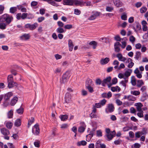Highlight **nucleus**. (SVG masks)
<instances>
[{
    "instance_id": "f257e3e1",
    "label": "nucleus",
    "mask_w": 148,
    "mask_h": 148,
    "mask_svg": "<svg viewBox=\"0 0 148 148\" xmlns=\"http://www.w3.org/2000/svg\"><path fill=\"white\" fill-rule=\"evenodd\" d=\"M13 18L12 16L5 14L3 15L0 19L1 22L6 21L7 25L9 24L13 20Z\"/></svg>"
},
{
    "instance_id": "f03ea898",
    "label": "nucleus",
    "mask_w": 148,
    "mask_h": 148,
    "mask_svg": "<svg viewBox=\"0 0 148 148\" xmlns=\"http://www.w3.org/2000/svg\"><path fill=\"white\" fill-rule=\"evenodd\" d=\"M111 78L109 76L104 79L102 82V84L103 86H105V84H107L109 87H110L112 86V84L110 83Z\"/></svg>"
},
{
    "instance_id": "7ed1b4c3",
    "label": "nucleus",
    "mask_w": 148,
    "mask_h": 148,
    "mask_svg": "<svg viewBox=\"0 0 148 148\" xmlns=\"http://www.w3.org/2000/svg\"><path fill=\"white\" fill-rule=\"evenodd\" d=\"M100 12L97 11H93L92 12L91 15L88 18V20H92L95 19L97 16H99Z\"/></svg>"
},
{
    "instance_id": "20e7f679",
    "label": "nucleus",
    "mask_w": 148,
    "mask_h": 148,
    "mask_svg": "<svg viewBox=\"0 0 148 148\" xmlns=\"http://www.w3.org/2000/svg\"><path fill=\"white\" fill-rule=\"evenodd\" d=\"M32 132L35 135H37L40 133V129L39 126L38 124H36L34 125L32 129Z\"/></svg>"
},
{
    "instance_id": "39448f33",
    "label": "nucleus",
    "mask_w": 148,
    "mask_h": 148,
    "mask_svg": "<svg viewBox=\"0 0 148 148\" xmlns=\"http://www.w3.org/2000/svg\"><path fill=\"white\" fill-rule=\"evenodd\" d=\"M114 110V107L113 105L112 104H109L108 105L106 109L105 112L106 113L109 112H113Z\"/></svg>"
},
{
    "instance_id": "423d86ee",
    "label": "nucleus",
    "mask_w": 148,
    "mask_h": 148,
    "mask_svg": "<svg viewBox=\"0 0 148 148\" xmlns=\"http://www.w3.org/2000/svg\"><path fill=\"white\" fill-rule=\"evenodd\" d=\"M134 73L136 74V76L139 79L142 77V72H140L138 68H136L134 71Z\"/></svg>"
},
{
    "instance_id": "0eeeda50",
    "label": "nucleus",
    "mask_w": 148,
    "mask_h": 148,
    "mask_svg": "<svg viewBox=\"0 0 148 148\" xmlns=\"http://www.w3.org/2000/svg\"><path fill=\"white\" fill-rule=\"evenodd\" d=\"M121 46L120 43L119 42H116L114 44L115 51L116 52H118L120 51V47Z\"/></svg>"
},
{
    "instance_id": "6e6552de",
    "label": "nucleus",
    "mask_w": 148,
    "mask_h": 148,
    "mask_svg": "<svg viewBox=\"0 0 148 148\" xmlns=\"http://www.w3.org/2000/svg\"><path fill=\"white\" fill-rule=\"evenodd\" d=\"M116 56L119 61L125 62L126 60V58L123 57L121 53H119L117 54Z\"/></svg>"
},
{
    "instance_id": "1a4fd4ad",
    "label": "nucleus",
    "mask_w": 148,
    "mask_h": 148,
    "mask_svg": "<svg viewBox=\"0 0 148 148\" xmlns=\"http://www.w3.org/2000/svg\"><path fill=\"white\" fill-rule=\"evenodd\" d=\"M134 105L136 107V108L138 111H141L142 110V108L143 106V105L140 102H138L135 103Z\"/></svg>"
},
{
    "instance_id": "9d476101",
    "label": "nucleus",
    "mask_w": 148,
    "mask_h": 148,
    "mask_svg": "<svg viewBox=\"0 0 148 148\" xmlns=\"http://www.w3.org/2000/svg\"><path fill=\"white\" fill-rule=\"evenodd\" d=\"M75 5H79L80 6H83L85 5V3L84 1H80L77 0H74Z\"/></svg>"
},
{
    "instance_id": "9b49d317",
    "label": "nucleus",
    "mask_w": 148,
    "mask_h": 148,
    "mask_svg": "<svg viewBox=\"0 0 148 148\" xmlns=\"http://www.w3.org/2000/svg\"><path fill=\"white\" fill-rule=\"evenodd\" d=\"M71 96L69 93H66L65 97V100L66 103H68L71 101Z\"/></svg>"
},
{
    "instance_id": "f8f14e48",
    "label": "nucleus",
    "mask_w": 148,
    "mask_h": 148,
    "mask_svg": "<svg viewBox=\"0 0 148 148\" xmlns=\"http://www.w3.org/2000/svg\"><path fill=\"white\" fill-rule=\"evenodd\" d=\"M113 2L115 5L117 7H121L123 5L122 2L119 0H113Z\"/></svg>"
},
{
    "instance_id": "ddd939ff",
    "label": "nucleus",
    "mask_w": 148,
    "mask_h": 148,
    "mask_svg": "<svg viewBox=\"0 0 148 148\" xmlns=\"http://www.w3.org/2000/svg\"><path fill=\"white\" fill-rule=\"evenodd\" d=\"M64 5H72L74 2V0H63Z\"/></svg>"
},
{
    "instance_id": "4468645a",
    "label": "nucleus",
    "mask_w": 148,
    "mask_h": 148,
    "mask_svg": "<svg viewBox=\"0 0 148 148\" xmlns=\"http://www.w3.org/2000/svg\"><path fill=\"white\" fill-rule=\"evenodd\" d=\"M110 61V59L108 58H106L104 59H101L100 62L101 64L103 65L108 63Z\"/></svg>"
},
{
    "instance_id": "2eb2a0df",
    "label": "nucleus",
    "mask_w": 148,
    "mask_h": 148,
    "mask_svg": "<svg viewBox=\"0 0 148 148\" xmlns=\"http://www.w3.org/2000/svg\"><path fill=\"white\" fill-rule=\"evenodd\" d=\"M1 133L4 135L7 136L10 134L9 131L5 128L1 129Z\"/></svg>"
},
{
    "instance_id": "dca6fc26",
    "label": "nucleus",
    "mask_w": 148,
    "mask_h": 148,
    "mask_svg": "<svg viewBox=\"0 0 148 148\" xmlns=\"http://www.w3.org/2000/svg\"><path fill=\"white\" fill-rule=\"evenodd\" d=\"M81 123L83 125V126L80 127L78 129V132L80 133L83 132L84 131L86 127L84 122H82Z\"/></svg>"
},
{
    "instance_id": "f3484780",
    "label": "nucleus",
    "mask_w": 148,
    "mask_h": 148,
    "mask_svg": "<svg viewBox=\"0 0 148 148\" xmlns=\"http://www.w3.org/2000/svg\"><path fill=\"white\" fill-rule=\"evenodd\" d=\"M13 95V93L12 92H9L5 94L4 96V99L5 100H8Z\"/></svg>"
},
{
    "instance_id": "a211bd4d",
    "label": "nucleus",
    "mask_w": 148,
    "mask_h": 148,
    "mask_svg": "<svg viewBox=\"0 0 148 148\" xmlns=\"http://www.w3.org/2000/svg\"><path fill=\"white\" fill-rule=\"evenodd\" d=\"M94 85L93 82H92V79H88L86 83V86H93Z\"/></svg>"
},
{
    "instance_id": "6ab92c4d",
    "label": "nucleus",
    "mask_w": 148,
    "mask_h": 148,
    "mask_svg": "<svg viewBox=\"0 0 148 148\" xmlns=\"http://www.w3.org/2000/svg\"><path fill=\"white\" fill-rule=\"evenodd\" d=\"M30 36L29 34H24L20 37L22 40H26L29 39Z\"/></svg>"
},
{
    "instance_id": "aec40b11",
    "label": "nucleus",
    "mask_w": 148,
    "mask_h": 148,
    "mask_svg": "<svg viewBox=\"0 0 148 148\" xmlns=\"http://www.w3.org/2000/svg\"><path fill=\"white\" fill-rule=\"evenodd\" d=\"M144 84V82L142 80H138L137 81L136 86L140 88Z\"/></svg>"
},
{
    "instance_id": "412c9836",
    "label": "nucleus",
    "mask_w": 148,
    "mask_h": 148,
    "mask_svg": "<svg viewBox=\"0 0 148 148\" xmlns=\"http://www.w3.org/2000/svg\"><path fill=\"white\" fill-rule=\"evenodd\" d=\"M68 45L69 51H72L73 49L74 45L73 44V43L71 40H69Z\"/></svg>"
},
{
    "instance_id": "4be33fe9",
    "label": "nucleus",
    "mask_w": 148,
    "mask_h": 148,
    "mask_svg": "<svg viewBox=\"0 0 148 148\" xmlns=\"http://www.w3.org/2000/svg\"><path fill=\"white\" fill-rule=\"evenodd\" d=\"M69 78V77L66 73L64 74L63 75L62 78V82L64 83L66 82Z\"/></svg>"
},
{
    "instance_id": "5701e85b",
    "label": "nucleus",
    "mask_w": 148,
    "mask_h": 148,
    "mask_svg": "<svg viewBox=\"0 0 148 148\" xmlns=\"http://www.w3.org/2000/svg\"><path fill=\"white\" fill-rule=\"evenodd\" d=\"M132 71V69H128L125 72L124 74V76H125L126 77V78H127V77L130 75Z\"/></svg>"
},
{
    "instance_id": "b1692460",
    "label": "nucleus",
    "mask_w": 148,
    "mask_h": 148,
    "mask_svg": "<svg viewBox=\"0 0 148 148\" xmlns=\"http://www.w3.org/2000/svg\"><path fill=\"white\" fill-rule=\"evenodd\" d=\"M141 57V53L139 51H137L136 52L134 58L136 60H140Z\"/></svg>"
},
{
    "instance_id": "393cba45",
    "label": "nucleus",
    "mask_w": 148,
    "mask_h": 148,
    "mask_svg": "<svg viewBox=\"0 0 148 148\" xmlns=\"http://www.w3.org/2000/svg\"><path fill=\"white\" fill-rule=\"evenodd\" d=\"M18 100V98L16 97H14L11 100V105L12 106H14Z\"/></svg>"
},
{
    "instance_id": "a878e982",
    "label": "nucleus",
    "mask_w": 148,
    "mask_h": 148,
    "mask_svg": "<svg viewBox=\"0 0 148 148\" xmlns=\"http://www.w3.org/2000/svg\"><path fill=\"white\" fill-rule=\"evenodd\" d=\"M131 82L132 86H135L136 85L137 81L134 76H132Z\"/></svg>"
},
{
    "instance_id": "bb28decb",
    "label": "nucleus",
    "mask_w": 148,
    "mask_h": 148,
    "mask_svg": "<svg viewBox=\"0 0 148 148\" xmlns=\"http://www.w3.org/2000/svg\"><path fill=\"white\" fill-rule=\"evenodd\" d=\"M89 44L90 45L92 46H93V48L94 49L96 48L97 43L95 41H92L90 42Z\"/></svg>"
},
{
    "instance_id": "cd10ccee",
    "label": "nucleus",
    "mask_w": 148,
    "mask_h": 148,
    "mask_svg": "<svg viewBox=\"0 0 148 148\" xmlns=\"http://www.w3.org/2000/svg\"><path fill=\"white\" fill-rule=\"evenodd\" d=\"M120 90V88L118 86H116L115 87H112L111 88V90L114 92L117 91L119 92Z\"/></svg>"
},
{
    "instance_id": "c85d7f7f",
    "label": "nucleus",
    "mask_w": 148,
    "mask_h": 148,
    "mask_svg": "<svg viewBox=\"0 0 148 148\" xmlns=\"http://www.w3.org/2000/svg\"><path fill=\"white\" fill-rule=\"evenodd\" d=\"M59 117L62 121H66L68 118V116L67 115L65 114V115H61L59 116Z\"/></svg>"
},
{
    "instance_id": "c756f323",
    "label": "nucleus",
    "mask_w": 148,
    "mask_h": 148,
    "mask_svg": "<svg viewBox=\"0 0 148 148\" xmlns=\"http://www.w3.org/2000/svg\"><path fill=\"white\" fill-rule=\"evenodd\" d=\"M0 23V29H6L7 24L6 23H3V22H1Z\"/></svg>"
},
{
    "instance_id": "7c9ffc66",
    "label": "nucleus",
    "mask_w": 148,
    "mask_h": 148,
    "mask_svg": "<svg viewBox=\"0 0 148 148\" xmlns=\"http://www.w3.org/2000/svg\"><path fill=\"white\" fill-rule=\"evenodd\" d=\"M130 93L132 95L136 96L140 95V92L139 91L131 90Z\"/></svg>"
},
{
    "instance_id": "2f4dec72",
    "label": "nucleus",
    "mask_w": 148,
    "mask_h": 148,
    "mask_svg": "<svg viewBox=\"0 0 148 148\" xmlns=\"http://www.w3.org/2000/svg\"><path fill=\"white\" fill-rule=\"evenodd\" d=\"M93 86H86V88L88 91L91 93H92L94 92Z\"/></svg>"
},
{
    "instance_id": "473e14b6",
    "label": "nucleus",
    "mask_w": 148,
    "mask_h": 148,
    "mask_svg": "<svg viewBox=\"0 0 148 148\" xmlns=\"http://www.w3.org/2000/svg\"><path fill=\"white\" fill-rule=\"evenodd\" d=\"M56 31L58 33H62L65 32L66 31L62 27H59L56 29Z\"/></svg>"
},
{
    "instance_id": "72a5a7b5",
    "label": "nucleus",
    "mask_w": 148,
    "mask_h": 148,
    "mask_svg": "<svg viewBox=\"0 0 148 148\" xmlns=\"http://www.w3.org/2000/svg\"><path fill=\"white\" fill-rule=\"evenodd\" d=\"M38 25V23H36L32 25L30 24V29L31 30L34 29L37 27Z\"/></svg>"
},
{
    "instance_id": "f704fd0d",
    "label": "nucleus",
    "mask_w": 148,
    "mask_h": 148,
    "mask_svg": "<svg viewBox=\"0 0 148 148\" xmlns=\"http://www.w3.org/2000/svg\"><path fill=\"white\" fill-rule=\"evenodd\" d=\"M87 142L85 140H82L77 143V145L78 146L81 145L85 146L86 145Z\"/></svg>"
},
{
    "instance_id": "c9c22d12",
    "label": "nucleus",
    "mask_w": 148,
    "mask_h": 148,
    "mask_svg": "<svg viewBox=\"0 0 148 148\" xmlns=\"http://www.w3.org/2000/svg\"><path fill=\"white\" fill-rule=\"evenodd\" d=\"M17 8L18 10H20L22 12H26V9L23 7L21 5H18L17 6Z\"/></svg>"
},
{
    "instance_id": "e433bc0d",
    "label": "nucleus",
    "mask_w": 148,
    "mask_h": 148,
    "mask_svg": "<svg viewBox=\"0 0 148 148\" xmlns=\"http://www.w3.org/2000/svg\"><path fill=\"white\" fill-rule=\"evenodd\" d=\"M8 87L10 88H12L13 87L14 84H17L14 81L8 82Z\"/></svg>"
},
{
    "instance_id": "4c0bfd02",
    "label": "nucleus",
    "mask_w": 148,
    "mask_h": 148,
    "mask_svg": "<svg viewBox=\"0 0 148 148\" xmlns=\"http://www.w3.org/2000/svg\"><path fill=\"white\" fill-rule=\"evenodd\" d=\"M21 121L19 119H17L15 121L14 125L15 126L18 127L21 125Z\"/></svg>"
},
{
    "instance_id": "58836bf2",
    "label": "nucleus",
    "mask_w": 148,
    "mask_h": 148,
    "mask_svg": "<svg viewBox=\"0 0 148 148\" xmlns=\"http://www.w3.org/2000/svg\"><path fill=\"white\" fill-rule=\"evenodd\" d=\"M12 125L13 123L10 122L8 121L6 123V126L9 129H11Z\"/></svg>"
},
{
    "instance_id": "ea45409f",
    "label": "nucleus",
    "mask_w": 148,
    "mask_h": 148,
    "mask_svg": "<svg viewBox=\"0 0 148 148\" xmlns=\"http://www.w3.org/2000/svg\"><path fill=\"white\" fill-rule=\"evenodd\" d=\"M136 100V98L131 95L128 96V100L129 101H135Z\"/></svg>"
},
{
    "instance_id": "a19ab883",
    "label": "nucleus",
    "mask_w": 148,
    "mask_h": 148,
    "mask_svg": "<svg viewBox=\"0 0 148 148\" xmlns=\"http://www.w3.org/2000/svg\"><path fill=\"white\" fill-rule=\"evenodd\" d=\"M8 117L9 119L12 118L13 115V112L12 110L9 111L7 113Z\"/></svg>"
},
{
    "instance_id": "79ce46f5",
    "label": "nucleus",
    "mask_w": 148,
    "mask_h": 148,
    "mask_svg": "<svg viewBox=\"0 0 148 148\" xmlns=\"http://www.w3.org/2000/svg\"><path fill=\"white\" fill-rule=\"evenodd\" d=\"M17 10V8L16 7H11L10 9V12L13 14Z\"/></svg>"
},
{
    "instance_id": "37998d69",
    "label": "nucleus",
    "mask_w": 148,
    "mask_h": 148,
    "mask_svg": "<svg viewBox=\"0 0 148 148\" xmlns=\"http://www.w3.org/2000/svg\"><path fill=\"white\" fill-rule=\"evenodd\" d=\"M34 118L31 117V119H30L28 122V127H29L30 125L34 122Z\"/></svg>"
},
{
    "instance_id": "c03bdc74",
    "label": "nucleus",
    "mask_w": 148,
    "mask_h": 148,
    "mask_svg": "<svg viewBox=\"0 0 148 148\" xmlns=\"http://www.w3.org/2000/svg\"><path fill=\"white\" fill-rule=\"evenodd\" d=\"M147 10V8L146 7H143L140 9V12L141 13H144L146 12Z\"/></svg>"
},
{
    "instance_id": "a18cd8bd",
    "label": "nucleus",
    "mask_w": 148,
    "mask_h": 148,
    "mask_svg": "<svg viewBox=\"0 0 148 148\" xmlns=\"http://www.w3.org/2000/svg\"><path fill=\"white\" fill-rule=\"evenodd\" d=\"M106 136L109 140H112L114 137V135L111 133L109 134H106Z\"/></svg>"
},
{
    "instance_id": "49530a36",
    "label": "nucleus",
    "mask_w": 148,
    "mask_h": 148,
    "mask_svg": "<svg viewBox=\"0 0 148 148\" xmlns=\"http://www.w3.org/2000/svg\"><path fill=\"white\" fill-rule=\"evenodd\" d=\"M27 18L28 19H32L34 18V15L31 13H27Z\"/></svg>"
},
{
    "instance_id": "de8ad7c7",
    "label": "nucleus",
    "mask_w": 148,
    "mask_h": 148,
    "mask_svg": "<svg viewBox=\"0 0 148 148\" xmlns=\"http://www.w3.org/2000/svg\"><path fill=\"white\" fill-rule=\"evenodd\" d=\"M38 4V2L35 1H32L31 3V5L32 7L35 8V7Z\"/></svg>"
},
{
    "instance_id": "09e8293b",
    "label": "nucleus",
    "mask_w": 148,
    "mask_h": 148,
    "mask_svg": "<svg viewBox=\"0 0 148 148\" xmlns=\"http://www.w3.org/2000/svg\"><path fill=\"white\" fill-rule=\"evenodd\" d=\"M121 19L123 20H126L127 19V16L126 14L124 13L121 15Z\"/></svg>"
},
{
    "instance_id": "8fccbe9b",
    "label": "nucleus",
    "mask_w": 148,
    "mask_h": 148,
    "mask_svg": "<svg viewBox=\"0 0 148 148\" xmlns=\"http://www.w3.org/2000/svg\"><path fill=\"white\" fill-rule=\"evenodd\" d=\"M90 116L91 118H97V116L96 113H91L90 115Z\"/></svg>"
},
{
    "instance_id": "3c124183",
    "label": "nucleus",
    "mask_w": 148,
    "mask_h": 148,
    "mask_svg": "<svg viewBox=\"0 0 148 148\" xmlns=\"http://www.w3.org/2000/svg\"><path fill=\"white\" fill-rule=\"evenodd\" d=\"M127 80L125 79L124 81H122L120 82V84L123 86L125 87L126 86V84L127 82Z\"/></svg>"
},
{
    "instance_id": "603ef678",
    "label": "nucleus",
    "mask_w": 148,
    "mask_h": 148,
    "mask_svg": "<svg viewBox=\"0 0 148 148\" xmlns=\"http://www.w3.org/2000/svg\"><path fill=\"white\" fill-rule=\"evenodd\" d=\"M129 40L132 43H134L135 40V38L133 36H131L130 37Z\"/></svg>"
},
{
    "instance_id": "864d4df0",
    "label": "nucleus",
    "mask_w": 148,
    "mask_h": 148,
    "mask_svg": "<svg viewBox=\"0 0 148 148\" xmlns=\"http://www.w3.org/2000/svg\"><path fill=\"white\" fill-rule=\"evenodd\" d=\"M17 112L20 114H22L23 112V109L22 108H20L16 110Z\"/></svg>"
},
{
    "instance_id": "5fc2aeb1",
    "label": "nucleus",
    "mask_w": 148,
    "mask_h": 148,
    "mask_svg": "<svg viewBox=\"0 0 148 148\" xmlns=\"http://www.w3.org/2000/svg\"><path fill=\"white\" fill-rule=\"evenodd\" d=\"M139 112H138L137 114V116L140 118L143 117V111H139Z\"/></svg>"
},
{
    "instance_id": "6e6d98bb",
    "label": "nucleus",
    "mask_w": 148,
    "mask_h": 148,
    "mask_svg": "<svg viewBox=\"0 0 148 148\" xmlns=\"http://www.w3.org/2000/svg\"><path fill=\"white\" fill-rule=\"evenodd\" d=\"M13 81V77L12 75H9L8 77V82Z\"/></svg>"
},
{
    "instance_id": "4d7b16f0",
    "label": "nucleus",
    "mask_w": 148,
    "mask_h": 148,
    "mask_svg": "<svg viewBox=\"0 0 148 148\" xmlns=\"http://www.w3.org/2000/svg\"><path fill=\"white\" fill-rule=\"evenodd\" d=\"M134 29L136 32L137 30L139 31L141 29L140 25L139 24H137L136 25V30L135 29V28H134Z\"/></svg>"
},
{
    "instance_id": "13d9d810",
    "label": "nucleus",
    "mask_w": 148,
    "mask_h": 148,
    "mask_svg": "<svg viewBox=\"0 0 148 148\" xmlns=\"http://www.w3.org/2000/svg\"><path fill=\"white\" fill-rule=\"evenodd\" d=\"M130 112L131 113L136 114V110L134 107H131L130 109Z\"/></svg>"
},
{
    "instance_id": "bf43d9fd",
    "label": "nucleus",
    "mask_w": 148,
    "mask_h": 148,
    "mask_svg": "<svg viewBox=\"0 0 148 148\" xmlns=\"http://www.w3.org/2000/svg\"><path fill=\"white\" fill-rule=\"evenodd\" d=\"M69 127V125L67 124H64L61 125L60 127L63 129H66Z\"/></svg>"
},
{
    "instance_id": "052dcab7",
    "label": "nucleus",
    "mask_w": 148,
    "mask_h": 148,
    "mask_svg": "<svg viewBox=\"0 0 148 148\" xmlns=\"http://www.w3.org/2000/svg\"><path fill=\"white\" fill-rule=\"evenodd\" d=\"M113 9V8L111 7L107 6L106 8V10L109 12H111Z\"/></svg>"
},
{
    "instance_id": "680f3d73",
    "label": "nucleus",
    "mask_w": 148,
    "mask_h": 148,
    "mask_svg": "<svg viewBox=\"0 0 148 148\" xmlns=\"http://www.w3.org/2000/svg\"><path fill=\"white\" fill-rule=\"evenodd\" d=\"M9 104V102L8 101V100H5L4 101L3 104V106L5 107H7Z\"/></svg>"
},
{
    "instance_id": "e2e57ef3",
    "label": "nucleus",
    "mask_w": 148,
    "mask_h": 148,
    "mask_svg": "<svg viewBox=\"0 0 148 148\" xmlns=\"http://www.w3.org/2000/svg\"><path fill=\"white\" fill-rule=\"evenodd\" d=\"M130 137L131 138H133L134 137V132L132 131H130L129 132Z\"/></svg>"
},
{
    "instance_id": "0e129e2a",
    "label": "nucleus",
    "mask_w": 148,
    "mask_h": 148,
    "mask_svg": "<svg viewBox=\"0 0 148 148\" xmlns=\"http://www.w3.org/2000/svg\"><path fill=\"white\" fill-rule=\"evenodd\" d=\"M141 133L140 132H138L135 134V137L137 138H139L141 136Z\"/></svg>"
},
{
    "instance_id": "69168bd1",
    "label": "nucleus",
    "mask_w": 148,
    "mask_h": 148,
    "mask_svg": "<svg viewBox=\"0 0 148 148\" xmlns=\"http://www.w3.org/2000/svg\"><path fill=\"white\" fill-rule=\"evenodd\" d=\"M72 27V25L70 24H67L64 26V28L66 29H70Z\"/></svg>"
},
{
    "instance_id": "338daca9",
    "label": "nucleus",
    "mask_w": 148,
    "mask_h": 148,
    "mask_svg": "<svg viewBox=\"0 0 148 148\" xmlns=\"http://www.w3.org/2000/svg\"><path fill=\"white\" fill-rule=\"evenodd\" d=\"M106 102V100L104 99L103 100H101L100 102L101 106H103L105 105Z\"/></svg>"
},
{
    "instance_id": "774afa93",
    "label": "nucleus",
    "mask_w": 148,
    "mask_h": 148,
    "mask_svg": "<svg viewBox=\"0 0 148 148\" xmlns=\"http://www.w3.org/2000/svg\"><path fill=\"white\" fill-rule=\"evenodd\" d=\"M97 135L98 137H101L102 136V133L101 131L100 130H97Z\"/></svg>"
}]
</instances>
